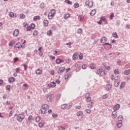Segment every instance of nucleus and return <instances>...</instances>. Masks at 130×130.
I'll use <instances>...</instances> for the list:
<instances>
[{
    "mask_svg": "<svg viewBox=\"0 0 130 130\" xmlns=\"http://www.w3.org/2000/svg\"><path fill=\"white\" fill-rule=\"evenodd\" d=\"M55 14H56V10H53V9L51 10V12H50L48 15V19H49V20L52 19L53 17H54Z\"/></svg>",
    "mask_w": 130,
    "mask_h": 130,
    "instance_id": "f257e3e1",
    "label": "nucleus"
},
{
    "mask_svg": "<svg viewBox=\"0 0 130 130\" xmlns=\"http://www.w3.org/2000/svg\"><path fill=\"white\" fill-rule=\"evenodd\" d=\"M72 107V103H70L69 105L65 104L61 105V109L64 110H69L71 109V108Z\"/></svg>",
    "mask_w": 130,
    "mask_h": 130,
    "instance_id": "f03ea898",
    "label": "nucleus"
},
{
    "mask_svg": "<svg viewBox=\"0 0 130 130\" xmlns=\"http://www.w3.org/2000/svg\"><path fill=\"white\" fill-rule=\"evenodd\" d=\"M85 99H86L87 102L90 103V105H88V108L89 109H91L93 107V103H94V101H91V98H87Z\"/></svg>",
    "mask_w": 130,
    "mask_h": 130,
    "instance_id": "7ed1b4c3",
    "label": "nucleus"
},
{
    "mask_svg": "<svg viewBox=\"0 0 130 130\" xmlns=\"http://www.w3.org/2000/svg\"><path fill=\"white\" fill-rule=\"evenodd\" d=\"M108 39L105 37H102V40H101V43L102 44H105V45H109L110 46H111L110 44L107 43Z\"/></svg>",
    "mask_w": 130,
    "mask_h": 130,
    "instance_id": "20e7f679",
    "label": "nucleus"
},
{
    "mask_svg": "<svg viewBox=\"0 0 130 130\" xmlns=\"http://www.w3.org/2000/svg\"><path fill=\"white\" fill-rule=\"evenodd\" d=\"M15 48H17L19 49L20 48H23L24 49L25 48V46L23 45V44H22V45L21 44V43H17L16 44H15V46H14Z\"/></svg>",
    "mask_w": 130,
    "mask_h": 130,
    "instance_id": "39448f33",
    "label": "nucleus"
},
{
    "mask_svg": "<svg viewBox=\"0 0 130 130\" xmlns=\"http://www.w3.org/2000/svg\"><path fill=\"white\" fill-rule=\"evenodd\" d=\"M25 118V115L23 114H19V115L17 117V120L18 122H21Z\"/></svg>",
    "mask_w": 130,
    "mask_h": 130,
    "instance_id": "423d86ee",
    "label": "nucleus"
},
{
    "mask_svg": "<svg viewBox=\"0 0 130 130\" xmlns=\"http://www.w3.org/2000/svg\"><path fill=\"white\" fill-rule=\"evenodd\" d=\"M85 5L88 6V7L89 8H91L93 5V3L91 1H86V2H85Z\"/></svg>",
    "mask_w": 130,
    "mask_h": 130,
    "instance_id": "0eeeda50",
    "label": "nucleus"
},
{
    "mask_svg": "<svg viewBox=\"0 0 130 130\" xmlns=\"http://www.w3.org/2000/svg\"><path fill=\"white\" fill-rule=\"evenodd\" d=\"M8 16L12 18H16L17 17L16 14L14 13V12H10L8 14Z\"/></svg>",
    "mask_w": 130,
    "mask_h": 130,
    "instance_id": "6e6552de",
    "label": "nucleus"
},
{
    "mask_svg": "<svg viewBox=\"0 0 130 130\" xmlns=\"http://www.w3.org/2000/svg\"><path fill=\"white\" fill-rule=\"evenodd\" d=\"M19 34V30H18V29H15L14 31L13 32V37H17Z\"/></svg>",
    "mask_w": 130,
    "mask_h": 130,
    "instance_id": "1a4fd4ad",
    "label": "nucleus"
},
{
    "mask_svg": "<svg viewBox=\"0 0 130 130\" xmlns=\"http://www.w3.org/2000/svg\"><path fill=\"white\" fill-rule=\"evenodd\" d=\"M41 109L49 110V106L47 104H43L42 106V108H41Z\"/></svg>",
    "mask_w": 130,
    "mask_h": 130,
    "instance_id": "9d476101",
    "label": "nucleus"
},
{
    "mask_svg": "<svg viewBox=\"0 0 130 130\" xmlns=\"http://www.w3.org/2000/svg\"><path fill=\"white\" fill-rule=\"evenodd\" d=\"M55 63L57 64H59L60 63H63V60H60L59 58H57L55 60Z\"/></svg>",
    "mask_w": 130,
    "mask_h": 130,
    "instance_id": "9b49d317",
    "label": "nucleus"
},
{
    "mask_svg": "<svg viewBox=\"0 0 130 130\" xmlns=\"http://www.w3.org/2000/svg\"><path fill=\"white\" fill-rule=\"evenodd\" d=\"M43 25H44L45 27H47L48 25H49V21H48L47 20H44V21H43Z\"/></svg>",
    "mask_w": 130,
    "mask_h": 130,
    "instance_id": "f8f14e48",
    "label": "nucleus"
},
{
    "mask_svg": "<svg viewBox=\"0 0 130 130\" xmlns=\"http://www.w3.org/2000/svg\"><path fill=\"white\" fill-rule=\"evenodd\" d=\"M79 56V54L78 53H76L73 55V59L74 60H77L78 56Z\"/></svg>",
    "mask_w": 130,
    "mask_h": 130,
    "instance_id": "ddd939ff",
    "label": "nucleus"
},
{
    "mask_svg": "<svg viewBox=\"0 0 130 130\" xmlns=\"http://www.w3.org/2000/svg\"><path fill=\"white\" fill-rule=\"evenodd\" d=\"M43 73V71H41L40 69H37L36 71V74L39 75H41V74H42Z\"/></svg>",
    "mask_w": 130,
    "mask_h": 130,
    "instance_id": "4468645a",
    "label": "nucleus"
},
{
    "mask_svg": "<svg viewBox=\"0 0 130 130\" xmlns=\"http://www.w3.org/2000/svg\"><path fill=\"white\" fill-rule=\"evenodd\" d=\"M120 108V105L119 104H116V106H114V111H116L118 110Z\"/></svg>",
    "mask_w": 130,
    "mask_h": 130,
    "instance_id": "2eb2a0df",
    "label": "nucleus"
},
{
    "mask_svg": "<svg viewBox=\"0 0 130 130\" xmlns=\"http://www.w3.org/2000/svg\"><path fill=\"white\" fill-rule=\"evenodd\" d=\"M105 20H106L105 17L103 16V17H101V20H100V21L98 22V23H99V24H101L102 23V21H105Z\"/></svg>",
    "mask_w": 130,
    "mask_h": 130,
    "instance_id": "dca6fc26",
    "label": "nucleus"
},
{
    "mask_svg": "<svg viewBox=\"0 0 130 130\" xmlns=\"http://www.w3.org/2000/svg\"><path fill=\"white\" fill-rule=\"evenodd\" d=\"M65 67H60L59 68L58 73H63L64 71Z\"/></svg>",
    "mask_w": 130,
    "mask_h": 130,
    "instance_id": "f3484780",
    "label": "nucleus"
},
{
    "mask_svg": "<svg viewBox=\"0 0 130 130\" xmlns=\"http://www.w3.org/2000/svg\"><path fill=\"white\" fill-rule=\"evenodd\" d=\"M41 19L40 16H36L34 17V21H36Z\"/></svg>",
    "mask_w": 130,
    "mask_h": 130,
    "instance_id": "a211bd4d",
    "label": "nucleus"
},
{
    "mask_svg": "<svg viewBox=\"0 0 130 130\" xmlns=\"http://www.w3.org/2000/svg\"><path fill=\"white\" fill-rule=\"evenodd\" d=\"M15 81H16V79L14 77H11V78H9V79H8V81L11 83H14Z\"/></svg>",
    "mask_w": 130,
    "mask_h": 130,
    "instance_id": "6ab92c4d",
    "label": "nucleus"
},
{
    "mask_svg": "<svg viewBox=\"0 0 130 130\" xmlns=\"http://www.w3.org/2000/svg\"><path fill=\"white\" fill-rule=\"evenodd\" d=\"M83 112L81 111L77 112V113H76L77 116H81L83 115Z\"/></svg>",
    "mask_w": 130,
    "mask_h": 130,
    "instance_id": "aec40b11",
    "label": "nucleus"
},
{
    "mask_svg": "<svg viewBox=\"0 0 130 130\" xmlns=\"http://www.w3.org/2000/svg\"><path fill=\"white\" fill-rule=\"evenodd\" d=\"M112 115L115 118L117 117V112H116V111H114V112H112Z\"/></svg>",
    "mask_w": 130,
    "mask_h": 130,
    "instance_id": "412c9836",
    "label": "nucleus"
},
{
    "mask_svg": "<svg viewBox=\"0 0 130 130\" xmlns=\"http://www.w3.org/2000/svg\"><path fill=\"white\" fill-rule=\"evenodd\" d=\"M70 18V14L69 13L66 14V15L64 16V19L65 20H67Z\"/></svg>",
    "mask_w": 130,
    "mask_h": 130,
    "instance_id": "4be33fe9",
    "label": "nucleus"
},
{
    "mask_svg": "<svg viewBox=\"0 0 130 130\" xmlns=\"http://www.w3.org/2000/svg\"><path fill=\"white\" fill-rule=\"evenodd\" d=\"M126 85V83L125 82H122L120 85V89H122L124 87V86Z\"/></svg>",
    "mask_w": 130,
    "mask_h": 130,
    "instance_id": "5701e85b",
    "label": "nucleus"
},
{
    "mask_svg": "<svg viewBox=\"0 0 130 130\" xmlns=\"http://www.w3.org/2000/svg\"><path fill=\"white\" fill-rule=\"evenodd\" d=\"M96 10H93L90 12V16H94V15L96 14Z\"/></svg>",
    "mask_w": 130,
    "mask_h": 130,
    "instance_id": "b1692460",
    "label": "nucleus"
},
{
    "mask_svg": "<svg viewBox=\"0 0 130 130\" xmlns=\"http://www.w3.org/2000/svg\"><path fill=\"white\" fill-rule=\"evenodd\" d=\"M52 35H53V33L51 30L47 31V35H48V36H52Z\"/></svg>",
    "mask_w": 130,
    "mask_h": 130,
    "instance_id": "393cba45",
    "label": "nucleus"
},
{
    "mask_svg": "<svg viewBox=\"0 0 130 130\" xmlns=\"http://www.w3.org/2000/svg\"><path fill=\"white\" fill-rule=\"evenodd\" d=\"M51 98H52V96H51V95H49L47 96H46L47 101L51 102Z\"/></svg>",
    "mask_w": 130,
    "mask_h": 130,
    "instance_id": "a878e982",
    "label": "nucleus"
},
{
    "mask_svg": "<svg viewBox=\"0 0 130 130\" xmlns=\"http://www.w3.org/2000/svg\"><path fill=\"white\" fill-rule=\"evenodd\" d=\"M108 97H109V94H104L102 95V99L103 100H105V99H107V98H108Z\"/></svg>",
    "mask_w": 130,
    "mask_h": 130,
    "instance_id": "bb28decb",
    "label": "nucleus"
},
{
    "mask_svg": "<svg viewBox=\"0 0 130 130\" xmlns=\"http://www.w3.org/2000/svg\"><path fill=\"white\" fill-rule=\"evenodd\" d=\"M42 49V48L41 47H40L39 48V55H40V56H42L43 55V52L41 51Z\"/></svg>",
    "mask_w": 130,
    "mask_h": 130,
    "instance_id": "cd10ccee",
    "label": "nucleus"
},
{
    "mask_svg": "<svg viewBox=\"0 0 130 130\" xmlns=\"http://www.w3.org/2000/svg\"><path fill=\"white\" fill-rule=\"evenodd\" d=\"M47 109H41V114H45Z\"/></svg>",
    "mask_w": 130,
    "mask_h": 130,
    "instance_id": "c85d7f7f",
    "label": "nucleus"
},
{
    "mask_svg": "<svg viewBox=\"0 0 130 130\" xmlns=\"http://www.w3.org/2000/svg\"><path fill=\"white\" fill-rule=\"evenodd\" d=\"M106 89L107 90H110L111 89V85L107 84L106 86Z\"/></svg>",
    "mask_w": 130,
    "mask_h": 130,
    "instance_id": "c756f323",
    "label": "nucleus"
},
{
    "mask_svg": "<svg viewBox=\"0 0 130 130\" xmlns=\"http://www.w3.org/2000/svg\"><path fill=\"white\" fill-rule=\"evenodd\" d=\"M112 36H113V37L115 38H119V37L118 36L117 34H116V32H113Z\"/></svg>",
    "mask_w": 130,
    "mask_h": 130,
    "instance_id": "7c9ffc66",
    "label": "nucleus"
},
{
    "mask_svg": "<svg viewBox=\"0 0 130 130\" xmlns=\"http://www.w3.org/2000/svg\"><path fill=\"white\" fill-rule=\"evenodd\" d=\"M26 17V16L23 13H21L20 14V18L21 19H23Z\"/></svg>",
    "mask_w": 130,
    "mask_h": 130,
    "instance_id": "2f4dec72",
    "label": "nucleus"
},
{
    "mask_svg": "<svg viewBox=\"0 0 130 130\" xmlns=\"http://www.w3.org/2000/svg\"><path fill=\"white\" fill-rule=\"evenodd\" d=\"M105 71H103L102 69H99L98 70L96 74H100L102 72H104Z\"/></svg>",
    "mask_w": 130,
    "mask_h": 130,
    "instance_id": "473e14b6",
    "label": "nucleus"
},
{
    "mask_svg": "<svg viewBox=\"0 0 130 130\" xmlns=\"http://www.w3.org/2000/svg\"><path fill=\"white\" fill-rule=\"evenodd\" d=\"M119 85V81H115L114 85L115 87H118Z\"/></svg>",
    "mask_w": 130,
    "mask_h": 130,
    "instance_id": "72a5a7b5",
    "label": "nucleus"
},
{
    "mask_svg": "<svg viewBox=\"0 0 130 130\" xmlns=\"http://www.w3.org/2000/svg\"><path fill=\"white\" fill-rule=\"evenodd\" d=\"M99 75H100V76H105L106 74H107V72L106 71H102V72L100 73V74H98Z\"/></svg>",
    "mask_w": 130,
    "mask_h": 130,
    "instance_id": "f704fd0d",
    "label": "nucleus"
},
{
    "mask_svg": "<svg viewBox=\"0 0 130 130\" xmlns=\"http://www.w3.org/2000/svg\"><path fill=\"white\" fill-rule=\"evenodd\" d=\"M78 20L80 21L84 20V16L80 15L79 16H78Z\"/></svg>",
    "mask_w": 130,
    "mask_h": 130,
    "instance_id": "c9c22d12",
    "label": "nucleus"
},
{
    "mask_svg": "<svg viewBox=\"0 0 130 130\" xmlns=\"http://www.w3.org/2000/svg\"><path fill=\"white\" fill-rule=\"evenodd\" d=\"M130 74V69L128 70H125L124 71V74L126 75H128Z\"/></svg>",
    "mask_w": 130,
    "mask_h": 130,
    "instance_id": "e433bc0d",
    "label": "nucleus"
},
{
    "mask_svg": "<svg viewBox=\"0 0 130 130\" xmlns=\"http://www.w3.org/2000/svg\"><path fill=\"white\" fill-rule=\"evenodd\" d=\"M14 44L15 42L14 41H12L11 42H10L9 46V47H13Z\"/></svg>",
    "mask_w": 130,
    "mask_h": 130,
    "instance_id": "4c0bfd02",
    "label": "nucleus"
},
{
    "mask_svg": "<svg viewBox=\"0 0 130 130\" xmlns=\"http://www.w3.org/2000/svg\"><path fill=\"white\" fill-rule=\"evenodd\" d=\"M114 72V74H116V75L119 74V69H115Z\"/></svg>",
    "mask_w": 130,
    "mask_h": 130,
    "instance_id": "58836bf2",
    "label": "nucleus"
},
{
    "mask_svg": "<svg viewBox=\"0 0 130 130\" xmlns=\"http://www.w3.org/2000/svg\"><path fill=\"white\" fill-rule=\"evenodd\" d=\"M6 90H8V92H10V90H11V86L9 85H6Z\"/></svg>",
    "mask_w": 130,
    "mask_h": 130,
    "instance_id": "ea45409f",
    "label": "nucleus"
},
{
    "mask_svg": "<svg viewBox=\"0 0 130 130\" xmlns=\"http://www.w3.org/2000/svg\"><path fill=\"white\" fill-rule=\"evenodd\" d=\"M70 74H67L65 75V80H68L69 78L70 77Z\"/></svg>",
    "mask_w": 130,
    "mask_h": 130,
    "instance_id": "a19ab883",
    "label": "nucleus"
},
{
    "mask_svg": "<svg viewBox=\"0 0 130 130\" xmlns=\"http://www.w3.org/2000/svg\"><path fill=\"white\" fill-rule=\"evenodd\" d=\"M27 120H28L29 121L34 120L33 116H32V115L29 116V117L27 118Z\"/></svg>",
    "mask_w": 130,
    "mask_h": 130,
    "instance_id": "79ce46f5",
    "label": "nucleus"
},
{
    "mask_svg": "<svg viewBox=\"0 0 130 130\" xmlns=\"http://www.w3.org/2000/svg\"><path fill=\"white\" fill-rule=\"evenodd\" d=\"M58 130H65L64 126H57Z\"/></svg>",
    "mask_w": 130,
    "mask_h": 130,
    "instance_id": "37998d69",
    "label": "nucleus"
},
{
    "mask_svg": "<svg viewBox=\"0 0 130 130\" xmlns=\"http://www.w3.org/2000/svg\"><path fill=\"white\" fill-rule=\"evenodd\" d=\"M55 86H56V83L54 82H51V87L52 88H54Z\"/></svg>",
    "mask_w": 130,
    "mask_h": 130,
    "instance_id": "c03bdc74",
    "label": "nucleus"
},
{
    "mask_svg": "<svg viewBox=\"0 0 130 130\" xmlns=\"http://www.w3.org/2000/svg\"><path fill=\"white\" fill-rule=\"evenodd\" d=\"M118 120L119 121H122L123 120V117L122 115L118 116Z\"/></svg>",
    "mask_w": 130,
    "mask_h": 130,
    "instance_id": "a18cd8bd",
    "label": "nucleus"
},
{
    "mask_svg": "<svg viewBox=\"0 0 130 130\" xmlns=\"http://www.w3.org/2000/svg\"><path fill=\"white\" fill-rule=\"evenodd\" d=\"M41 120V117H36V122H39Z\"/></svg>",
    "mask_w": 130,
    "mask_h": 130,
    "instance_id": "49530a36",
    "label": "nucleus"
},
{
    "mask_svg": "<svg viewBox=\"0 0 130 130\" xmlns=\"http://www.w3.org/2000/svg\"><path fill=\"white\" fill-rule=\"evenodd\" d=\"M79 4L78 3L74 4V7L75 8V9H77L78 8H79Z\"/></svg>",
    "mask_w": 130,
    "mask_h": 130,
    "instance_id": "de8ad7c7",
    "label": "nucleus"
},
{
    "mask_svg": "<svg viewBox=\"0 0 130 130\" xmlns=\"http://www.w3.org/2000/svg\"><path fill=\"white\" fill-rule=\"evenodd\" d=\"M34 36L36 37L38 36V31L35 30L33 34Z\"/></svg>",
    "mask_w": 130,
    "mask_h": 130,
    "instance_id": "09e8293b",
    "label": "nucleus"
},
{
    "mask_svg": "<svg viewBox=\"0 0 130 130\" xmlns=\"http://www.w3.org/2000/svg\"><path fill=\"white\" fill-rule=\"evenodd\" d=\"M122 126V124L121 123V122H119L117 124V126H118V128L121 127Z\"/></svg>",
    "mask_w": 130,
    "mask_h": 130,
    "instance_id": "8fccbe9b",
    "label": "nucleus"
},
{
    "mask_svg": "<svg viewBox=\"0 0 130 130\" xmlns=\"http://www.w3.org/2000/svg\"><path fill=\"white\" fill-rule=\"evenodd\" d=\"M114 16V13H111V14H110V19L112 20Z\"/></svg>",
    "mask_w": 130,
    "mask_h": 130,
    "instance_id": "3c124183",
    "label": "nucleus"
},
{
    "mask_svg": "<svg viewBox=\"0 0 130 130\" xmlns=\"http://www.w3.org/2000/svg\"><path fill=\"white\" fill-rule=\"evenodd\" d=\"M27 87V84H23V90H26Z\"/></svg>",
    "mask_w": 130,
    "mask_h": 130,
    "instance_id": "603ef678",
    "label": "nucleus"
},
{
    "mask_svg": "<svg viewBox=\"0 0 130 130\" xmlns=\"http://www.w3.org/2000/svg\"><path fill=\"white\" fill-rule=\"evenodd\" d=\"M65 3H67V4H69V5H72V2H71V1H69V0H66V1H65Z\"/></svg>",
    "mask_w": 130,
    "mask_h": 130,
    "instance_id": "864d4df0",
    "label": "nucleus"
},
{
    "mask_svg": "<svg viewBox=\"0 0 130 130\" xmlns=\"http://www.w3.org/2000/svg\"><path fill=\"white\" fill-rule=\"evenodd\" d=\"M85 112H86L88 114H90L91 113V109H85Z\"/></svg>",
    "mask_w": 130,
    "mask_h": 130,
    "instance_id": "5fc2aeb1",
    "label": "nucleus"
},
{
    "mask_svg": "<svg viewBox=\"0 0 130 130\" xmlns=\"http://www.w3.org/2000/svg\"><path fill=\"white\" fill-rule=\"evenodd\" d=\"M44 126V123H39V126L40 128L43 127Z\"/></svg>",
    "mask_w": 130,
    "mask_h": 130,
    "instance_id": "6e6d98bb",
    "label": "nucleus"
},
{
    "mask_svg": "<svg viewBox=\"0 0 130 130\" xmlns=\"http://www.w3.org/2000/svg\"><path fill=\"white\" fill-rule=\"evenodd\" d=\"M77 33L78 34H80L82 33V29H81V28H78V30H77Z\"/></svg>",
    "mask_w": 130,
    "mask_h": 130,
    "instance_id": "4d7b16f0",
    "label": "nucleus"
},
{
    "mask_svg": "<svg viewBox=\"0 0 130 130\" xmlns=\"http://www.w3.org/2000/svg\"><path fill=\"white\" fill-rule=\"evenodd\" d=\"M30 27L32 28V29H34V28H35V24L34 23H31V24H30Z\"/></svg>",
    "mask_w": 130,
    "mask_h": 130,
    "instance_id": "13d9d810",
    "label": "nucleus"
},
{
    "mask_svg": "<svg viewBox=\"0 0 130 130\" xmlns=\"http://www.w3.org/2000/svg\"><path fill=\"white\" fill-rule=\"evenodd\" d=\"M53 55L57 56L58 55V52L57 51H54L53 53Z\"/></svg>",
    "mask_w": 130,
    "mask_h": 130,
    "instance_id": "bf43d9fd",
    "label": "nucleus"
},
{
    "mask_svg": "<svg viewBox=\"0 0 130 130\" xmlns=\"http://www.w3.org/2000/svg\"><path fill=\"white\" fill-rule=\"evenodd\" d=\"M83 57V55L82 53H81L79 54V59L80 60H82Z\"/></svg>",
    "mask_w": 130,
    "mask_h": 130,
    "instance_id": "052dcab7",
    "label": "nucleus"
},
{
    "mask_svg": "<svg viewBox=\"0 0 130 130\" xmlns=\"http://www.w3.org/2000/svg\"><path fill=\"white\" fill-rule=\"evenodd\" d=\"M94 67H95L94 64H91L90 65V68L91 70H94Z\"/></svg>",
    "mask_w": 130,
    "mask_h": 130,
    "instance_id": "680f3d73",
    "label": "nucleus"
},
{
    "mask_svg": "<svg viewBox=\"0 0 130 130\" xmlns=\"http://www.w3.org/2000/svg\"><path fill=\"white\" fill-rule=\"evenodd\" d=\"M27 31H30L31 29H32V28L30 26H27L26 27Z\"/></svg>",
    "mask_w": 130,
    "mask_h": 130,
    "instance_id": "e2e57ef3",
    "label": "nucleus"
},
{
    "mask_svg": "<svg viewBox=\"0 0 130 130\" xmlns=\"http://www.w3.org/2000/svg\"><path fill=\"white\" fill-rule=\"evenodd\" d=\"M104 67H105L106 69L108 71H109L111 69V68L110 66H104Z\"/></svg>",
    "mask_w": 130,
    "mask_h": 130,
    "instance_id": "0e129e2a",
    "label": "nucleus"
},
{
    "mask_svg": "<svg viewBox=\"0 0 130 130\" xmlns=\"http://www.w3.org/2000/svg\"><path fill=\"white\" fill-rule=\"evenodd\" d=\"M85 98H90V93H87L85 94Z\"/></svg>",
    "mask_w": 130,
    "mask_h": 130,
    "instance_id": "69168bd1",
    "label": "nucleus"
},
{
    "mask_svg": "<svg viewBox=\"0 0 130 130\" xmlns=\"http://www.w3.org/2000/svg\"><path fill=\"white\" fill-rule=\"evenodd\" d=\"M87 68V66L86 64H83L82 66V69L83 70H85Z\"/></svg>",
    "mask_w": 130,
    "mask_h": 130,
    "instance_id": "338daca9",
    "label": "nucleus"
},
{
    "mask_svg": "<svg viewBox=\"0 0 130 130\" xmlns=\"http://www.w3.org/2000/svg\"><path fill=\"white\" fill-rule=\"evenodd\" d=\"M23 67L24 70H25V71H27V68H28V66L26 64H24Z\"/></svg>",
    "mask_w": 130,
    "mask_h": 130,
    "instance_id": "774afa93",
    "label": "nucleus"
}]
</instances>
